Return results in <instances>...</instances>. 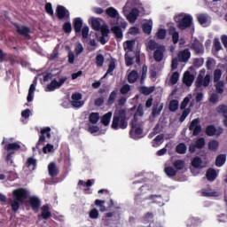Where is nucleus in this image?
Wrapping results in <instances>:
<instances>
[{
    "label": "nucleus",
    "instance_id": "f257e3e1",
    "mask_svg": "<svg viewBox=\"0 0 227 227\" xmlns=\"http://www.w3.org/2000/svg\"><path fill=\"white\" fill-rule=\"evenodd\" d=\"M143 8V4L139 0H127L122 7V14L129 21L130 24H134L139 17V10Z\"/></svg>",
    "mask_w": 227,
    "mask_h": 227
},
{
    "label": "nucleus",
    "instance_id": "f03ea898",
    "mask_svg": "<svg viewBox=\"0 0 227 227\" xmlns=\"http://www.w3.org/2000/svg\"><path fill=\"white\" fill-rule=\"evenodd\" d=\"M143 114H145L143 106L139 105L131 122L132 126L129 131L131 139H141V137H143V121H141Z\"/></svg>",
    "mask_w": 227,
    "mask_h": 227
},
{
    "label": "nucleus",
    "instance_id": "7ed1b4c3",
    "mask_svg": "<svg viewBox=\"0 0 227 227\" xmlns=\"http://www.w3.org/2000/svg\"><path fill=\"white\" fill-rule=\"evenodd\" d=\"M29 192L24 188L16 189L12 192L9 201L13 212H17L20 208V204L24 203V200L27 198Z\"/></svg>",
    "mask_w": 227,
    "mask_h": 227
},
{
    "label": "nucleus",
    "instance_id": "20e7f679",
    "mask_svg": "<svg viewBox=\"0 0 227 227\" xmlns=\"http://www.w3.org/2000/svg\"><path fill=\"white\" fill-rule=\"evenodd\" d=\"M106 14L112 19L110 20L111 26H120L123 29H127L129 23L120 15V12L114 7H108L106 9Z\"/></svg>",
    "mask_w": 227,
    "mask_h": 227
},
{
    "label": "nucleus",
    "instance_id": "39448f33",
    "mask_svg": "<svg viewBox=\"0 0 227 227\" xmlns=\"http://www.w3.org/2000/svg\"><path fill=\"white\" fill-rule=\"evenodd\" d=\"M127 127H129V123L127 122V111H125V109L115 111L112 122V128L114 130H119V129H125Z\"/></svg>",
    "mask_w": 227,
    "mask_h": 227
},
{
    "label": "nucleus",
    "instance_id": "423d86ee",
    "mask_svg": "<svg viewBox=\"0 0 227 227\" xmlns=\"http://www.w3.org/2000/svg\"><path fill=\"white\" fill-rule=\"evenodd\" d=\"M43 81L44 82L51 81V83L47 85L45 91H54L55 90L61 88V86L65 84V82H67V77L60 76L59 78H55L54 74L49 73L43 76Z\"/></svg>",
    "mask_w": 227,
    "mask_h": 227
},
{
    "label": "nucleus",
    "instance_id": "0eeeda50",
    "mask_svg": "<svg viewBox=\"0 0 227 227\" xmlns=\"http://www.w3.org/2000/svg\"><path fill=\"white\" fill-rule=\"evenodd\" d=\"M174 20L178 29H181V31H184L188 27H192L193 19L191 14L181 12L174 17Z\"/></svg>",
    "mask_w": 227,
    "mask_h": 227
},
{
    "label": "nucleus",
    "instance_id": "6e6552de",
    "mask_svg": "<svg viewBox=\"0 0 227 227\" xmlns=\"http://www.w3.org/2000/svg\"><path fill=\"white\" fill-rule=\"evenodd\" d=\"M207 70L201 69L197 76L195 86L196 90H203L204 88H207L210 84L211 76L210 74H207Z\"/></svg>",
    "mask_w": 227,
    "mask_h": 227
},
{
    "label": "nucleus",
    "instance_id": "1a4fd4ad",
    "mask_svg": "<svg viewBox=\"0 0 227 227\" xmlns=\"http://www.w3.org/2000/svg\"><path fill=\"white\" fill-rule=\"evenodd\" d=\"M15 138L13 137H10V138H5L4 137L3 141H2V145H4V150H6L7 152H12L13 151H17V150H20V142H14Z\"/></svg>",
    "mask_w": 227,
    "mask_h": 227
},
{
    "label": "nucleus",
    "instance_id": "9d476101",
    "mask_svg": "<svg viewBox=\"0 0 227 227\" xmlns=\"http://www.w3.org/2000/svg\"><path fill=\"white\" fill-rule=\"evenodd\" d=\"M45 136L48 139H51V128L47 127L41 130V135L39 137V141L36 144L35 147H33V152H36V150H40V144L45 141Z\"/></svg>",
    "mask_w": 227,
    "mask_h": 227
},
{
    "label": "nucleus",
    "instance_id": "9b49d317",
    "mask_svg": "<svg viewBox=\"0 0 227 227\" xmlns=\"http://www.w3.org/2000/svg\"><path fill=\"white\" fill-rule=\"evenodd\" d=\"M201 194L207 198H218L221 196V192L214 191L210 186H207L201 190Z\"/></svg>",
    "mask_w": 227,
    "mask_h": 227
},
{
    "label": "nucleus",
    "instance_id": "f8f14e48",
    "mask_svg": "<svg viewBox=\"0 0 227 227\" xmlns=\"http://www.w3.org/2000/svg\"><path fill=\"white\" fill-rule=\"evenodd\" d=\"M164 52H166V47L160 45L153 53L154 61L160 63L164 59Z\"/></svg>",
    "mask_w": 227,
    "mask_h": 227
},
{
    "label": "nucleus",
    "instance_id": "ddd939ff",
    "mask_svg": "<svg viewBox=\"0 0 227 227\" xmlns=\"http://www.w3.org/2000/svg\"><path fill=\"white\" fill-rule=\"evenodd\" d=\"M71 104L73 107H82L84 106V102L82 101V95L81 93L76 92L72 95Z\"/></svg>",
    "mask_w": 227,
    "mask_h": 227
},
{
    "label": "nucleus",
    "instance_id": "4468645a",
    "mask_svg": "<svg viewBox=\"0 0 227 227\" xmlns=\"http://www.w3.org/2000/svg\"><path fill=\"white\" fill-rule=\"evenodd\" d=\"M113 27H111V31L114 33L117 42H121V40H123V31L121 30V28H123L122 27H121L120 25H112Z\"/></svg>",
    "mask_w": 227,
    "mask_h": 227
},
{
    "label": "nucleus",
    "instance_id": "2eb2a0df",
    "mask_svg": "<svg viewBox=\"0 0 227 227\" xmlns=\"http://www.w3.org/2000/svg\"><path fill=\"white\" fill-rule=\"evenodd\" d=\"M189 129L193 132V136L200 135V132H201V125H200V119H194L191 122Z\"/></svg>",
    "mask_w": 227,
    "mask_h": 227
},
{
    "label": "nucleus",
    "instance_id": "dca6fc26",
    "mask_svg": "<svg viewBox=\"0 0 227 227\" xmlns=\"http://www.w3.org/2000/svg\"><path fill=\"white\" fill-rule=\"evenodd\" d=\"M197 19L200 26H203V27H207V26H210V16H208V14H197Z\"/></svg>",
    "mask_w": 227,
    "mask_h": 227
},
{
    "label": "nucleus",
    "instance_id": "f3484780",
    "mask_svg": "<svg viewBox=\"0 0 227 227\" xmlns=\"http://www.w3.org/2000/svg\"><path fill=\"white\" fill-rule=\"evenodd\" d=\"M57 15L59 19H68V17H70V12L64 6L59 5L57 8Z\"/></svg>",
    "mask_w": 227,
    "mask_h": 227
},
{
    "label": "nucleus",
    "instance_id": "a211bd4d",
    "mask_svg": "<svg viewBox=\"0 0 227 227\" xmlns=\"http://www.w3.org/2000/svg\"><path fill=\"white\" fill-rule=\"evenodd\" d=\"M29 204L30 207H32L33 210L38 212V208H40V205L42 204V202L37 196H32L29 198Z\"/></svg>",
    "mask_w": 227,
    "mask_h": 227
},
{
    "label": "nucleus",
    "instance_id": "6ab92c4d",
    "mask_svg": "<svg viewBox=\"0 0 227 227\" xmlns=\"http://www.w3.org/2000/svg\"><path fill=\"white\" fill-rule=\"evenodd\" d=\"M16 31L19 35L25 36L26 38H29V33H31V29L26 26H19L16 25Z\"/></svg>",
    "mask_w": 227,
    "mask_h": 227
},
{
    "label": "nucleus",
    "instance_id": "aec40b11",
    "mask_svg": "<svg viewBox=\"0 0 227 227\" xmlns=\"http://www.w3.org/2000/svg\"><path fill=\"white\" fill-rule=\"evenodd\" d=\"M216 113L222 114L224 118L223 124L227 127V106L226 105H220L216 107Z\"/></svg>",
    "mask_w": 227,
    "mask_h": 227
},
{
    "label": "nucleus",
    "instance_id": "412c9836",
    "mask_svg": "<svg viewBox=\"0 0 227 227\" xmlns=\"http://www.w3.org/2000/svg\"><path fill=\"white\" fill-rule=\"evenodd\" d=\"M190 58H191V51H189V50H184L178 53V59L183 63H187Z\"/></svg>",
    "mask_w": 227,
    "mask_h": 227
},
{
    "label": "nucleus",
    "instance_id": "4be33fe9",
    "mask_svg": "<svg viewBox=\"0 0 227 227\" xmlns=\"http://www.w3.org/2000/svg\"><path fill=\"white\" fill-rule=\"evenodd\" d=\"M183 82L187 86H192V82H194V75L191 74L189 71H186L184 75Z\"/></svg>",
    "mask_w": 227,
    "mask_h": 227
},
{
    "label": "nucleus",
    "instance_id": "5701e85b",
    "mask_svg": "<svg viewBox=\"0 0 227 227\" xmlns=\"http://www.w3.org/2000/svg\"><path fill=\"white\" fill-rule=\"evenodd\" d=\"M35 91H36V81H34L29 87L28 95L27 97V102H33V98H35Z\"/></svg>",
    "mask_w": 227,
    "mask_h": 227
},
{
    "label": "nucleus",
    "instance_id": "b1692460",
    "mask_svg": "<svg viewBox=\"0 0 227 227\" xmlns=\"http://www.w3.org/2000/svg\"><path fill=\"white\" fill-rule=\"evenodd\" d=\"M200 224H201V220L198 217L192 216L186 221L187 227H200Z\"/></svg>",
    "mask_w": 227,
    "mask_h": 227
},
{
    "label": "nucleus",
    "instance_id": "393cba45",
    "mask_svg": "<svg viewBox=\"0 0 227 227\" xmlns=\"http://www.w3.org/2000/svg\"><path fill=\"white\" fill-rule=\"evenodd\" d=\"M153 27V20H149L147 22L144 23L142 26V29L145 35H150L152 33V29Z\"/></svg>",
    "mask_w": 227,
    "mask_h": 227
},
{
    "label": "nucleus",
    "instance_id": "a878e982",
    "mask_svg": "<svg viewBox=\"0 0 227 227\" xmlns=\"http://www.w3.org/2000/svg\"><path fill=\"white\" fill-rule=\"evenodd\" d=\"M147 200H150V203H157L160 207L164 205V200L160 195H151Z\"/></svg>",
    "mask_w": 227,
    "mask_h": 227
},
{
    "label": "nucleus",
    "instance_id": "bb28decb",
    "mask_svg": "<svg viewBox=\"0 0 227 227\" xmlns=\"http://www.w3.org/2000/svg\"><path fill=\"white\" fill-rule=\"evenodd\" d=\"M217 175H219V173L216 172L215 169L209 168L207 171L206 176L209 182H214V180H215V178H217Z\"/></svg>",
    "mask_w": 227,
    "mask_h": 227
},
{
    "label": "nucleus",
    "instance_id": "cd10ccee",
    "mask_svg": "<svg viewBox=\"0 0 227 227\" xmlns=\"http://www.w3.org/2000/svg\"><path fill=\"white\" fill-rule=\"evenodd\" d=\"M192 49H193L197 54H203V44H201L200 41H194L192 44Z\"/></svg>",
    "mask_w": 227,
    "mask_h": 227
},
{
    "label": "nucleus",
    "instance_id": "c85d7f7f",
    "mask_svg": "<svg viewBox=\"0 0 227 227\" xmlns=\"http://www.w3.org/2000/svg\"><path fill=\"white\" fill-rule=\"evenodd\" d=\"M48 171L50 176H58V167H56V163L51 162L48 165Z\"/></svg>",
    "mask_w": 227,
    "mask_h": 227
},
{
    "label": "nucleus",
    "instance_id": "c756f323",
    "mask_svg": "<svg viewBox=\"0 0 227 227\" xmlns=\"http://www.w3.org/2000/svg\"><path fill=\"white\" fill-rule=\"evenodd\" d=\"M101 20H102L98 18H90L89 22L91 24L93 29H95L96 31H99Z\"/></svg>",
    "mask_w": 227,
    "mask_h": 227
},
{
    "label": "nucleus",
    "instance_id": "7c9ffc66",
    "mask_svg": "<svg viewBox=\"0 0 227 227\" xmlns=\"http://www.w3.org/2000/svg\"><path fill=\"white\" fill-rule=\"evenodd\" d=\"M42 214L41 215L43 216V219H49L51 217V207H49V205H44L41 208Z\"/></svg>",
    "mask_w": 227,
    "mask_h": 227
},
{
    "label": "nucleus",
    "instance_id": "2f4dec72",
    "mask_svg": "<svg viewBox=\"0 0 227 227\" xmlns=\"http://www.w3.org/2000/svg\"><path fill=\"white\" fill-rule=\"evenodd\" d=\"M111 118H113V112H108L101 118V123H103L105 127H107V125L111 123Z\"/></svg>",
    "mask_w": 227,
    "mask_h": 227
},
{
    "label": "nucleus",
    "instance_id": "473e14b6",
    "mask_svg": "<svg viewBox=\"0 0 227 227\" xmlns=\"http://www.w3.org/2000/svg\"><path fill=\"white\" fill-rule=\"evenodd\" d=\"M225 162H226V154H220L216 157L215 166H217V168H222V166H224Z\"/></svg>",
    "mask_w": 227,
    "mask_h": 227
},
{
    "label": "nucleus",
    "instance_id": "72a5a7b5",
    "mask_svg": "<svg viewBox=\"0 0 227 227\" xmlns=\"http://www.w3.org/2000/svg\"><path fill=\"white\" fill-rule=\"evenodd\" d=\"M74 27L76 33H81V29L82 28V19L75 18L74 20Z\"/></svg>",
    "mask_w": 227,
    "mask_h": 227
},
{
    "label": "nucleus",
    "instance_id": "f704fd0d",
    "mask_svg": "<svg viewBox=\"0 0 227 227\" xmlns=\"http://www.w3.org/2000/svg\"><path fill=\"white\" fill-rule=\"evenodd\" d=\"M169 35H172L173 43H178V40L180 38V35L178 32H176V28L170 27L169 28Z\"/></svg>",
    "mask_w": 227,
    "mask_h": 227
},
{
    "label": "nucleus",
    "instance_id": "c9c22d12",
    "mask_svg": "<svg viewBox=\"0 0 227 227\" xmlns=\"http://www.w3.org/2000/svg\"><path fill=\"white\" fill-rule=\"evenodd\" d=\"M27 168L29 171H35V169H36V160L34 158H28L27 160Z\"/></svg>",
    "mask_w": 227,
    "mask_h": 227
},
{
    "label": "nucleus",
    "instance_id": "e433bc0d",
    "mask_svg": "<svg viewBox=\"0 0 227 227\" xmlns=\"http://www.w3.org/2000/svg\"><path fill=\"white\" fill-rule=\"evenodd\" d=\"M134 45H136L135 41H126L123 43L124 50L127 51L128 54H129V52H132V51L134 49Z\"/></svg>",
    "mask_w": 227,
    "mask_h": 227
},
{
    "label": "nucleus",
    "instance_id": "4c0bfd02",
    "mask_svg": "<svg viewBox=\"0 0 227 227\" xmlns=\"http://www.w3.org/2000/svg\"><path fill=\"white\" fill-rule=\"evenodd\" d=\"M202 164H203V160H201V158H200V157L193 158V160L192 161V166L193 168H196L197 169L203 168Z\"/></svg>",
    "mask_w": 227,
    "mask_h": 227
},
{
    "label": "nucleus",
    "instance_id": "58836bf2",
    "mask_svg": "<svg viewBox=\"0 0 227 227\" xmlns=\"http://www.w3.org/2000/svg\"><path fill=\"white\" fill-rule=\"evenodd\" d=\"M89 132L94 134V136H100V134H106V130L100 131V129L98 126H90L89 128Z\"/></svg>",
    "mask_w": 227,
    "mask_h": 227
},
{
    "label": "nucleus",
    "instance_id": "ea45409f",
    "mask_svg": "<svg viewBox=\"0 0 227 227\" xmlns=\"http://www.w3.org/2000/svg\"><path fill=\"white\" fill-rule=\"evenodd\" d=\"M164 139V136L162 135H158L152 142V145L154 147V148H157L159 146H160L162 141Z\"/></svg>",
    "mask_w": 227,
    "mask_h": 227
},
{
    "label": "nucleus",
    "instance_id": "a19ab883",
    "mask_svg": "<svg viewBox=\"0 0 227 227\" xmlns=\"http://www.w3.org/2000/svg\"><path fill=\"white\" fill-rule=\"evenodd\" d=\"M137 77H139V74L136 71H131L128 75V81L129 82L133 84V82H136V81H137Z\"/></svg>",
    "mask_w": 227,
    "mask_h": 227
},
{
    "label": "nucleus",
    "instance_id": "79ce46f5",
    "mask_svg": "<svg viewBox=\"0 0 227 227\" xmlns=\"http://www.w3.org/2000/svg\"><path fill=\"white\" fill-rule=\"evenodd\" d=\"M208 150L212 152H215L219 148V142L217 140H210L208 142Z\"/></svg>",
    "mask_w": 227,
    "mask_h": 227
},
{
    "label": "nucleus",
    "instance_id": "37998d69",
    "mask_svg": "<svg viewBox=\"0 0 227 227\" xmlns=\"http://www.w3.org/2000/svg\"><path fill=\"white\" fill-rule=\"evenodd\" d=\"M74 52L75 56H80V54H82V52H84V46H82V43H76L74 44Z\"/></svg>",
    "mask_w": 227,
    "mask_h": 227
},
{
    "label": "nucleus",
    "instance_id": "c03bdc74",
    "mask_svg": "<svg viewBox=\"0 0 227 227\" xmlns=\"http://www.w3.org/2000/svg\"><path fill=\"white\" fill-rule=\"evenodd\" d=\"M114 68H116V64L114 63V61H111L109 66H108V69H107L106 74L103 77L106 78L109 74L113 75V72L114 71Z\"/></svg>",
    "mask_w": 227,
    "mask_h": 227
},
{
    "label": "nucleus",
    "instance_id": "a18cd8bd",
    "mask_svg": "<svg viewBox=\"0 0 227 227\" xmlns=\"http://www.w3.org/2000/svg\"><path fill=\"white\" fill-rule=\"evenodd\" d=\"M215 132H217V129H215V126H214V125H209L206 129L207 136H209V137L215 136Z\"/></svg>",
    "mask_w": 227,
    "mask_h": 227
},
{
    "label": "nucleus",
    "instance_id": "49530a36",
    "mask_svg": "<svg viewBox=\"0 0 227 227\" xmlns=\"http://www.w3.org/2000/svg\"><path fill=\"white\" fill-rule=\"evenodd\" d=\"M146 47L149 49V51H157V48L160 47V45H159L155 41L150 40L147 43Z\"/></svg>",
    "mask_w": 227,
    "mask_h": 227
},
{
    "label": "nucleus",
    "instance_id": "de8ad7c7",
    "mask_svg": "<svg viewBox=\"0 0 227 227\" xmlns=\"http://www.w3.org/2000/svg\"><path fill=\"white\" fill-rule=\"evenodd\" d=\"M215 90L220 94L224 93V82L223 81L217 82L215 84Z\"/></svg>",
    "mask_w": 227,
    "mask_h": 227
},
{
    "label": "nucleus",
    "instance_id": "09e8293b",
    "mask_svg": "<svg viewBox=\"0 0 227 227\" xmlns=\"http://www.w3.org/2000/svg\"><path fill=\"white\" fill-rule=\"evenodd\" d=\"M176 151L177 153L180 154H184L185 153V152H187V145H185V144H179L176 147Z\"/></svg>",
    "mask_w": 227,
    "mask_h": 227
},
{
    "label": "nucleus",
    "instance_id": "8fccbe9b",
    "mask_svg": "<svg viewBox=\"0 0 227 227\" xmlns=\"http://www.w3.org/2000/svg\"><path fill=\"white\" fill-rule=\"evenodd\" d=\"M98 120H100V115L98 114V113H91L90 114V123H97L98 121Z\"/></svg>",
    "mask_w": 227,
    "mask_h": 227
},
{
    "label": "nucleus",
    "instance_id": "3c124183",
    "mask_svg": "<svg viewBox=\"0 0 227 227\" xmlns=\"http://www.w3.org/2000/svg\"><path fill=\"white\" fill-rule=\"evenodd\" d=\"M179 79H180V74H178V72H174L170 76L169 82L170 84H176Z\"/></svg>",
    "mask_w": 227,
    "mask_h": 227
},
{
    "label": "nucleus",
    "instance_id": "603ef678",
    "mask_svg": "<svg viewBox=\"0 0 227 227\" xmlns=\"http://www.w3.org/2000/svg\"><path fill=\"white\" fill-rule=\"evenodd\" d=\"M104 61H105V59H104V55L102 54H98L97 57H96V65L97 67H104Z\"/></svg>",
    "mask_w": 227,
    "mask_h": 227
},
{
    "label": "nucleus",
    "instance_id": "864d4df0",
    "mask_svg": "<svg viewBox=\"0 0 227 227\" xmlns=\"http://www.w3.org/2000/svg\"><path fill=\"white\" fill-rule=\"evenodd\" d=\"M118 96V93L116 90H114L111 92L109 98H108V105L113 106L114 104V100H116V97Z\"/></svg>",
    "mask_w": 227,
    "mask_h": 227
},
{
    "label": "nucleus",
    "instance_id": "5fc2aeb1",
    "mask_svg": "<svg viewBox=\"0 0 227 227\" xmlns=\"http://www.w3.org/2000/svg\"><path fill=\"white\" fill-rule=\"evenodd\" d=\"M165 173L167 176H175L176 175V170L173 167L165 168Z\"/></svg>",
    "mask_w": 227,
    "mask_h": 227
},
{
    "label": "nucleus",
    "instance_id": "6e6d98bb",
    "mask_svg": "<svg viewBox=\"0 0 227 227\" xmlns=\"http://www.w3.org/2000/svg\"><path fill=\"white\" fill-rule=\"evenodd\" d=\"M223 76V71L221 69H216L214 71V82H219V80Z\"/></svg>",
    "mask_w": 227,
    "mask_h": 227
},
{
    "label": "nucleus",
    "instance_id": "4d7b16f0",
    "mask_svg": "<svg viewBox=\"0 0 227 227\" xmlns=\"http://www.w3.org/2000/svg\"><path fill=\"white\" fill-rule=\"evenodd\" d=\"M173 166L177 169H184L185 168V162L182 160H177L173 163Z\"/></svg>",
    "mask_w": 227,
    "mask_h": 227
},
{
    "label": "nucleus",
    "instance_id": "13d9d810",
    "mask_svg": "<svg viewBox=\"0 0 227 227\" xmlns=\"http://www.w3.org/2000/svg\"><path fill=\"white\" fill-rule=\"evenodd\" d=\"M156 36L159 40H164L166 38V29L160 28L156 33Z\"/></svg>",
    "mask_w": 227,
    "mask_h": 227
},
{
    "label": "nucleus",
    "instance_id": "bf43d9fd",
    "mask_svg": "<svg viewBox=\"0 0 227 227\" xmlns=\"http://www.w3.org/2000/svg\"><path fill=\"white\" fill-rule=\"evenodd\" d=\"M176 109H178V100L174 99L172 101H170L169 104V110L173 112L176 111Z\"/></svg>",
    "mask_w": 227,
    "mask_h": 227
},
{
    "label": "nucleus",
    "instance_id": "052dcab7",
    "mask_svg": "<svg viewBox=\"0 0 227 227\" xmlns=\"http://www.w3.org/2000/svg\"><path fill=\"white\" fill-rule=\"evenodd\" d=\"M43 153H52L54 152V145L51 144H47L43 148Z\"/></svg>",
    "mask_w": 227,
    "mask_h": 227
},
{
    "label": "nucleus",
    "instance_id": "680f3d73",
    "mask_svg": "<svg viewBox=\"0 0 227 227\" xmlns=\"http://www.w3.org/2000/svg\"><path fill=\"white\" fill-rule=\"evenodd\" d=\"M189 114H191V108H186L184 110L181 117H180V121H185V118H187L189 116Z\"/></svg>",
    "mask_w": 227,
    "mask_h": 227
},
{
    "label": "nucleus",
    "instance_id": "e2e57ef3",
    "mask_svg": "<svg viewBox=\"0 0 227 227\" xmlns=\"http://www.w3.org/2000/svg\"><path fill=\"white\" fill-rule=\"evenodd\" d=\"M140 91L144 94V95H150V93H153V87H142L140 89Z\"/></svg>",
    "mask_w": 227,
    "mask_h": 227
},
{
    "label": "nucleus",
    "instance_id": "0e129e2a",
    "mask_svg": "<svg viewBox=\"0 0 227 227\" xmlns=\"http://www.w3.org/2000/svg\"><path fill=\"white\" fill-rule=\"evenodd\" d=\"M214 47H215V50L219 52V51H221V49H223V46L221 45V41H219L218 38H215L214 40Z\"/></svg>",
    "mask_w": 227,
    "mask_h": 227
},
{
    "label": "nucleus",
    "instance_id": "69168bd1",
    "mask_svg": "<svg viewBox=\"0 0 227 227\" xmlns=\"http://www.w3.org/2000/svg\"><path fill=\"white\" fill-rule=\"evenodd\" d=\"M89 215L90 219H98V210H97L96 208L91 209L89 213Z\"/></svg>",
    "mask_w": 227,
    "mask_h": 227
},
{
    "label": "nucleus",
    "instance_id": "338daca9",
    "mask_svg": "<svg viewBox=\"0 0 227 227\" xmlns=\"http://www.w3.org/2000/svg\"><path fill=\"white\" fill-rule=\"evenodd\" d=\"M121 95H127V93H129V91H130V85L129 84H125L123 85L121 90H120Z\"/></svg>",
    "mask_w": 227,
    "mask_h": 227
},
{
    "label": "nucleus",
    "instance_id": "774afa93",
    "mask_svg": "<svg viewBox=\"0 0 227 227\" xmlns=\"http://www.w3.org/2000/svg\"><path fill=\"white\" fill-rule=\"evenodd\" d=\"M195 145L197 146V148H203V146H205V138H203V137L199 138L195 142Z\"/></svg>",
    "mask_w": 227,
    "mask_h": 227
}]
</instances>
